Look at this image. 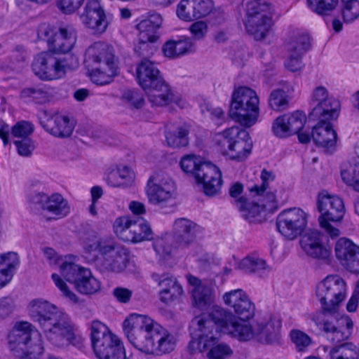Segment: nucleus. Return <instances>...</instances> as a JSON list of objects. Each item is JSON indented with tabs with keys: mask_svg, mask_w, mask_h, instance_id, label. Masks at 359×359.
<instances>
[{
	"mask_svg": "<svg viewBox=\"0 0 359 359\" xmlns=\"http://www.w3.org/2000/svg\"><path fill=\"white\" fill-rule=\"evenodd\" d=\"M45 259L50 265H57L58 271L51 275V279L62 297L73 304L80 302L79 296L71 290L68 283L75 290L84 295L93 294L100 290V283L91 273L90 269L75 263V256H60L54 249H43Z\"/></svg>",
	"mask_w": 359,
	"mask_h": 359,
	"instance_id": "nucleus-1",
	"label": "nucleus"
},
{
	"mask_svg": "<svg viewBox=\"0 0 359 359\" xmlns=\"http://www.w3.org/2000/svg\"><path fill=\"white\" fill-rule=\"evenodd\" d=\"M123 327L133 346L146 354L159 356L175 349V336L148 316L133 313Z\"/></svg>",
	"mask_w": 359,
	"mask_h": 359,
	"instance_id": "nucleus-2",
	"label": "nucleus"
},
{
	"mask_svg": "<svg viewBox=\"0 0 359 359\" xmlns=\"http://www.w3.org/2000/svg\"><path fill=\"white\" fill-rule=\"evenodd\" d=\"M27 311L31 318L43 327L46 338L54 348L74 344L76 336L71 320L55 305L46 300L34 299L28 304Z\"/></svg>",
	"mask_w": 359,
	"mask_h": 359,
	"instance_id": "nucleus-3",
	"label": "nucleus"
},
{
	"mask_svg": "<svg viewBox=\"0 0 359 359\" xmlns=\"http://www.w3.org/2000/svg\"><path fill=\"white\" fill-rule=\"evenodd\" d=\"M8 341L9 348L17 359H39L44 353L41 335L27 321L15 323Z\"/></svg>",
	"mask_w": 359,
	"mask_h": 359,
	"instance_id": "nucleus-4",
	"label": "nucleus"
},
{
	"mask_svg": "<svg viewBox=\"0 0 359 359\" xmlns=\"http://www.w3.org/2000/svg\"><path fill=\"white\" fill-rule=\"evenodd\" d=\"M190 332L192 339L189 342V350L191 354L208 351L207 356L209 359H224L233 353L229 345L218 343L217 337L213 333L212 322L194 318Z\"/></svg>",
	"mask_w": 359,
	"mask_h": 359,
	"instance_id": "nucleus-5",
	"label": "nucleus"
},
{
	"mask_svg": "<svg viewBox=\"0 0 359 359\" xmlns=\"http://www.w3.org/2000/svg\"><path fill=\"white\" fill-rule=\"evenodd\" d=\"M182 170L193 175L198 184H201L203 192L208 196L217 194L222 184V173L219 168L211 163L194 154L184 156L180 161Z\"/></svg>",
	"mask_w": 359,
	"mask_h": 359,
	"instance_id": "nucleus-6",
	"label": "nucleus"
},
{
	"mask_svg": "<svg viewBox=\"0 0 359 359\" xmlns=\"http://www.w3.org/2000/svg\"><path fill=\"white\" fill-rule=\"evenodd\" d=\"M229 115L244 128L255 125L259 116V99L257 93L246 86L236 88L231 95Z\"/></svg>",
	"mask_w": 359,
	"mask_h": 359,
	"instance_id": "nucleus-7",
	"label": "nucleus"
},
{
	"mask_svg": "<svg viewBox=\"0 0 359 359\" xmlns=\"http://www.w3.org/2000/svg\"><path fill=\"white\" fill-rule=\"evenodd\" d=\"M37 37L45 41L50 52L66 54L74 48L77 41L76 28L70 24L57 25L43 22L36 29Z\"/></svg>",
	"mask_w": 359,
	"mask_h": 359,
	"instance_id": "nucleus-8",
	"label": "nucleus"
},
{
	"mask_svg": "<svg viewBox=\"0 0 359 359\" xmlns=\"http://www.w3.org/2000/svg\"><path fill=\"white\" fill-rule=\"evenodd\" d=\"M215 142L224 155L238 161L245 160L252 148L249 133L239 126L229 128L217 134Z\"/></svg>",
	"mask_w": 359,
	"mask_h": 359,
	"instance_id": "nucleus-9",
	"label": "nucleus"
},
{
	"mask_svg": "<svg viewBox=\"0 0 359 359\" xmlns=\"http://www.w3.org/2000/svg\"><path fill=\"white\" fill-rule=\"evenodd\" d=\"M78 66L79 61L75 56L57 57L55 53L45 51L36 56L32 69L39 79L53 81L62 79L68 71L74 70Z\"/></svg>",
	"mask_w": 359,
	"mask_h": 359,
	"instance_id": "nucleus-10",
	"label": "nucleus"
},
{
	"mask_svg": "<svg viewBox=\"0 0 359 359\" xmlns=\"http://www.w3.org/2000/svg\"><path fill=\"white\" fill-rule=\"evenodd\" d=\"M317 204L320 212L318 218L320 227L331 237H338L340 231L330 222L337 223L343 219L346 212L344 201L337 196L323 191L318 194Z\"/></svg>",
	"mask_w": 359,
	"mask_h": 359,
	"instance_id": "nucleus-11",
	"label": "nucleus"
},
{
	"mask_svg": "<svg viewBox=\"0 0 359 359\" xmlns=\"http://www.w3.org/2000/svg\"><path fill=\"white\" fill-rule=\"evenodd\" d=\"M272 25L269 4L262 0H250L247 3L245 28L256 40L264 39Z\"/></svg>",
	"mask_w": 359,
	"mask_h": 359,
	"instance_id": "nucleus-12",
	"label": "nucleus"
},
{
	"mask_svg": "<svg viewBox=\"0 0 359 359\" xmlns=\"http://www.w3.org/2000/svg\"><path fill=\"white\" fill-rule=\"evenodd\" d=\"M346 285L338 275L327 276L316 287V296L323 310L332 311L344 299Z\"/></svg>",
	"mask_w": 359,
	"mask_h": 359,
	"instance_id": "nucleus-13",
	"label": "nucleus"
},
{
	"mask_svg": "<svg viewBox=\"0 0 359 359\" xmlns=\"http://www.w3.org/2000/svg\"><path fill=\"white\" fill-rule=\"evenodd\" d=\"M175 193L173 180L164 172H154L148 180L146 194L150 203L164 208L172 201Z\"/></svg>",
	"mask_w": 359,
	"mask_h": 359,
	"instance_id": "nucleus-14",
	"label": "nucleus"
},
{
	"mask_svg": "<svg viewBox=\"0 0 359 359\" xmlns=\"http://www.w3.org/2000/svg\"><path fill=\"white\" fill-rule=\"evenodd\" d=\"M262 184H255L250 188V195L256 198L259 205L269 213L276 211L287 199L286 196H276L271 191L269 184L275 180V175L271 171L264 169L261 173Z\"/></svg>",
	"mask_w": 359,
	"mask_h": 359,
	"instance_id": "nucleus-15",
	"label": "nucleus"
},
{
	"mask_svg": "<svg viewBox=\"0 0 359 359\" xmlns=\"http://www.w3.org/2000/svg\"><path fill=\"white\" fill-rule=\"evenodd\" d=\"M278 231L287 239L293 240L305 230L307 215L299 208H291L281 212L277 219Z\"/></svg>",
	"mask_w": 359,
	"mask_h": 359,
	"instance_id": "nucleus-16",
	"label": "nucleus"
},
{
	"mask_svg": "<svg viewBox=\"0 0 359 359\" xmlns=\"http://www.w3.org/2000/svg\"><path fill=\"white\" fill-rule=\"evenodd\" d=\"M222 299L240 320H249L254 317L255 305L243 290L236 289L226 292L223 294Z\"/></svg>",
	"mask_w": 359,
	"mask_h": 359,
	"instance_id": "nucleus-17",
	"label": "nucleus"
},
{
	"mask_svg": "<svg viewBox=\"0 0 359 359\" xmlns=\"http://www.w3.org/2000/svg\"><path fill=\"white\" fill-rule=\"evenodd\" d=\"M33 202L40 205L43 214L47 215L48 219H57L66 217L70 208L67 201L60 194L55 193L47 195L38 193L33 197Z\"/></svg>",
	"mask_w": 359,
	"mask_h": 359,
	"instance_id": "nucleus-18",
	"label": "nucleus"
},
{
	"mask_svg": "<svg viewBox=\"0 0 359 359\" xmlns=\"http://www.w3.org/2000/svg\"><path fill=\"white\" fill-rule=\"evenodd\" d=\"M81 20L85 27L93 34H101L107 29L106 15L98 0H88Z\"/></svg>",
	"mask_w": 359,
	"mask_h": 359,
	"instance_id": "nucleus-19",
	"label": "nucleus"
},
{
	"mask_svg": "<svg viewBox=\"0 0 359 359\" xmlns=\"http://www.w3.org/2000/svg\"><path fill=\"white\" fill-rule=\"evenodd\" d=\"M337 259L350 272L359 273V245L346 238L338 239L334 245Z\"/></svg>",
	"mask_w": 359,
	"mask_h": 359,
	"instance_id": "nucleus-20",
	"label": "nucleus"
},
{
	"mask_svg": "<svg viewBox=\"0 0 359 359\" xmlns=\"http://www.w3.org/2000/svg\"><path fill=\"white\" fill-rule=\"evenodd\" d=\"M147 92L148 100L152 106L165 107L173 103L183 109L187 104L181 96L172 93L170 86L165 80L147 89Z\"/></svg>",
	"mask_w": 359,
	"mask_h": 359,
	"instance_id": "nucleus-21",
	"label": "nucleus"
},
{
	"mask_svg": "<svg viewBox=\"0 0 359 359\" xmlns=\"http://www.w3.org/2000/svg\"><path fill=\"white\" fill-rule=\"evenodd\" d=\"M306 121L305 114L299 111L280 116L273 123V132L278 137H287L303 129Z\"/></svg>",
	"mask_w": 359,
	"mask_h": 359,
	"instance_id": "nucleus-22",
	"label": "nucleus"
},
{
	"mask_svg": "<svg viewBox=\"0 0 359 359\" xmlns=\"http://www.w3.org/2000/svg\"><path fill=\"white\" fill-rule=\"evenodd\" d=\"M42 127L50 135L56 137H69L75 127V124L69 117L61 113H55L46 116L41 121Z\"/></svg>",
	"mask_w": 359,
	"mask_h": 359,
	"instance_id": "nucleus-23",
	"label": "nucleus"
},
{
	"mask_svg": "<svg viewBox=\"0 0 359 359\" xmlns=\"http://www.w3.org/2000/svg\"><path fill=\"white\" fill-rule=\"evenodd\" d=\"M154 280L162 289L160 290L159 300L164 304L168 305L178 299L183 294V289L177 278L170 274L154 275Z\"/></svg>",
	"mask_w": 359,
	"mask_h": 359,
	"instance_id": "nucleus-24",
	"label": "nucleus"
},
{
	"mask_svg": "<svg viewBox=\"0 0 359 359\" xmlns=\"http://www.w3.org/2000/svg\"><path fill=\"white\" fill-rule=\"evenodd\" d=\"M201 231V227L194 222L187 218H179L173 224L172 236L175 243L180 247H187L191 245Z\"/></svg>",
	"mask_w": 359,
	"mask_h": 359,
	"instance_id": "nucleus-25",
	"label": "nucleus"
},
{
	"mask_svg": "<svg viewBox=\"0 0 359 359\" xmlns=\"http://www.w3.org/2000/svg\"><path fill=\"white\" fill-rule=\"evenodd\" d=\"M281 323L276 318L268 320H261L255 322V340L266 344H273L280 341Z\"/></svg>",
	"mask_w": 359,
	"mask_h": 359,
	"instance_id": "nucleus-26",
	"label": "nucleus"
},
{
	"mask_svg": "<svg viewBox=\"0 0 359 359\" xmlns=\"http://www.w3.org/2000/svg\"><path fill=\"white\" fill-rule=\"evenodd\" d=\"M136 74L139 85L145 91L164 80L155 63L147 58L138 64Z\"/></svg>",
	"mask_w": 359,
	"mask_h": 359,
	"instance_id": "nucleus-27",
	"label": "nucleus"
},
{
	"mask_svg": "<svg viewBox=\"0 0 359 359\" xmlns=\"http://www.w3.org/2000/svg\"><path fill=\"white\" fill-rule=\"evenodd\" d=\"M312 137L315 143L327 151H333L335 148L337 135L330 123L320 121L313 127Z\"/></svg>",
	"mask_w": 359,
	"mask_h": 359,
	"instance_id": "nucleus-28",
	"label": "nucleus"
},
{
	"mask_svg": "<svg viewBox=\"0 0 359 359\" xmlns=\"http://www.w3.org/2000/svg\"><path fill=\"white\" fill-rule=\"evenodd\" d=\"M85 63L88 67L96 65H112L110 46L98 42L89 47L86 53Z\"/></svg>",
	"mask_w": 359,
	"mask_h": 359,
	"instance_id": "nucleus-29",
	"label": "nucleus"
},
{
	"mask_svg": "<svg viewBox=\"0 0 359 359\" xmlns=\"http://www.w3.org/2000/svg\"><path fill=\"white\" fill-rule=\"evenodd\" d=\"M20 263V257L15 252L0 254V289L11 282Z\"/></svg>",
	"mask_w": 359,
	"mask_h": 359,
	"instance_id": "nucleus-30",
	"label": "nucleus"
},
{
	"mask_svg": "<svg viewBox=\"0 0 359 359\" xmlns=\"http://www.w3.org/2000/svg\"><path fill=\"white\" fill-rule=\"evenodd\" d=\"M248 320H240L235 316L231 324L226 327V332L240 341L255 339V322L247 323Z\"/></svg>",
	"mask_w": 359,
	"mask_h": 359,
	"instance_id": "nucleus-31",
	"label": "nucleus"
},
{
	"mask_svg": "<svg viewBox=\"0 0 359 359\" xmlns=\"http://www.w3.org/2000/svg\"><path fill=\"white\" fill-rule=\"evenodd\" d=\"M236 202L243 217L249 222L257 223L264 220L265 215L267 213L259 205L257 201L256 202H248L245 198L241 196L236 200Z\"/></svg>",
	"mask_w": 359,
	"mask_h": 359,
	"instance_id": "nucleus-32",
	"label": "nucleus"
},
{
	"mask_svg": "<svg viewBox=\"0 0 359 359\" xmlns=\"http://www.w3.org/2000/svg\"><path fill=\"white\" fill-rule=\"evenodd\" d=\"M194 50L195 44L189 37H183L179 40L168 41L163 47L164 55L170 58L177 57Z\"/></svg>",
	"mask_w": 359,
	"mask_h": 359,
	"instance_id": "nucleus-33",
	"label": "nucleus"
},
{
	"mask_svg": "<svg viewBox=\"0 0 359 359\" xmlns=\"http://www.w3.org/2000/svg\"><path fill=\"white\" fill-rule=\"evenodd\" d=\"M235 316L227 311L225 309L213 306L208 316H201L195 318H203L207 321L212 323L213 332L217 331L216 326L219 327L223 332H226V327L233 320Z\"/></svg>",
	"mask_w": 359,
	"mask_h": 359,
	"instance_id": "nucleus-34",
	"label": "nucleus"
},
{
	"mask_svg": "<svg viewBox=\"0 0 359 359\" xmlns=\"http://www.w3.org/2000/svg\"><path fill=\"white\" fill-rule=\"evenodd\" d=\"M189 127L182 124L176 128L168 127L165 131V141L170 147L180 148L189 144Z\"/></svg>",
	"mask_w": 359,
	"mask_h": 359,
	"instance_id": "nucleus-35",
	"label": "nucleus"
},
{
	"mask_svg": "<svg viewBox=\"0 0 359 359\" xmlns=\"http://www.w3.org/2000/svg\"><path fill=\"white\" fill-rule=\"evenodd\" d=\"M340 109L339 102L334 99L318 104L313 109L311 115L318 117L320 121L327 122L338 117Z\"/></svg>",
	"mask_w": 359,
	"mask_h": 359,
	"instance_id": "nucleus-36",
	"label": "nucleus"
},
{
	"mask_svg": "<svg viewBox=\"0 0 359 359\" xmlns=\"http://www.w3.org/2000/svg\"><path fill=\"white\" fill-rule=\"evenodd\" d=\"M34 130L33 125L28 121L18 122L11 130L8 125H3L0 128V138L3 140L4 144L8 142L10 135L14 137H26Z\"/></svg>",
	"mask_w": 359,
	"mask_h": 359,
	"instance_id": "nucleus-37",
	"label": "nucleus"
},
{
	"mask_svg": "<svg viewBox=\"0 0 359 359\" xmlns=\"http://www.w3.org/2000/svg\"><path fill=\"white\" fill-rule=\"evenodd\" d=\"M337 328L327 336L333 344H337L348 339L351 335L353 323L348 316H341L338 319Z\"/></svg>",
	"mask_w": 359,
	"mask_h": 359,
	"instance_id": "nucleus-38",
	"label": "nucleus"
},
{
	"mask_svg": "<svg viewBox=\"0 0 359 359\" xmlns=\"http://www.w3.org/2000/svg\"><path fill=\"white\" fill-rule=\"evenodd\" d=\"M152 235V230L148 223L144 221L140 222L134 221L128 236L124 237V241L139 243L151 239Z\"/></svg>",
	"mask_w": 359,
	"mask_h": 359,
	"instance_id": "nucleus-39",
	"label": "nucleus"
},
{
	"mask_svg": "<svg viewBox=\"0 0 359 359\" xmlns=\"http://www.w3.org/2000/svg\"><path fill=\"white\" fill-rule=\"evenodd\" d=\"M309 47V36L304 33H297L290 37L285 45L287 54L302 55Z\"/></svg>",
	"mask_w": 359,
	"mask_h": 359,
	"instance_id": "nucleus-40",
	"label": "nucleus"
},
{
	"mask_svg": "<svg viewBox=\"0 0 359 359\" xmlns=\"http://www.w3.org/2000/svg\"><path fill=\"white\" fill-rule=\"evenodd\" d=\"M192 297L196 306L206 309L215 300L212 290L206 285H198L192 290Z\"/></svg>",
	"mask_w": 359,
	"mask_h": 359,
	"instance_id": "nucleus-41",
	"label": "nucleus"
},
{
	"mask_svg": "<svg viewBox=\"0 0 359 359\" xmlns=\"http://www.w3.org/2000/svg\"><path fill=\"white\" fill-rule=\"evenodd\" d=\"M312 320L323 331L330 334L337 328L338 319L331 311H323L313 314Z\"/></svg>",
	"mask_w": 359,
	"mask_h": 359,
	"instance_id": "nucleus-42",
	"label": "nucleus"
},
{
	"mask_svg": "<svg viewBox=\"0 0 359 359\" xmlns=\"http://www.w3.org/2000/svg\"><path fill=\"white\" fill-rule=\"evenodd\" d=\"M153 246L156 254L163 259L170 257L173 250L179 247L174 238L168 234L156 238Z\"/></svg>",
	"mask_w": 359,
	"mask_h": 359,
	"instance_id": "nucleus-43",
	"label": "nucleus"
},
{
	"mask_svg": "<svg viewBox=\"0 0 359 359\" xmlns=\"http://www.w3.org/2000/svg\"><path fill=\"white\" fill-rule=\"evenodd\" d=\"M330 355L331 359H359V349L352 343H344L333 347Z\"/></svg>",
	"mask_w": 359,
	"mask_h": 359,
	"instance_id": "nucleus-44",
	"label": "nucleus"
},
{
	"mask_svg": "<svg viewBox=\"0 0 359 359\" xmlns=\"http://www.w3.org/2000/svg\"><path fill=\"white\" fill-rule=\"evenodd\" d=\"M90 337L92 345L107 341H112V334L109 328L100 321L92 323Z\"/></svg>",
	"mask_w": 359,
	"mask_h": 359,
	"instance_id": "nucleus-45",
	"label": "nucleus"
},
{
	"mask_svg": "<svg viewBox=\"0 0 359 359\" xmlns=\"http://www.w3.org/2000/svg\"><path fill=\"white\" fill-rule=\"evenodd\" d=\"M90 80L96 85L104 86L111 83L112 65H97L89 72Z\"/></svg>",
	"mask_w": 359,
	"mask_h": 359,
	"instance_id": "nucleus-46",
	"label": "nucleus"
},
{
	"mask_svg": "<svg viewBox=\"0 0 359 359\" xmlns=\"http://www.w3.org/2000/svg\"><path fill=\"white\" fill-rule=\"evenodd\" d=\"M266 263L258 257L251 255L243 258L238 264V268L245 273H259L266 269Z\"/></svg>",
	"mask_w": 359,
	"mask_h": 359,
	"instance_id": "nucleus-47",
	"label": "nucleus"
},
{
	"mask_svg": "<svg viewBox=\"0 0 359 359\" xmlns=\"http://www.w3.org/2000/svg\"><path fill=\"white\" fill-rule=\"evenodd\" d=\"M307 4L312 11L324 15L336 8L338 0H307Z\"/></svg>",
	"mask_w": 359,
	"mask_h": 359,
	"instance_id": "nucleus-48",
	"label": "nucleus"
},
{
	"mask_svg": "<svg viewBox=\"0 0 359 359\" xmlns=\"http://www.w3.org/2000/svg\"><path fill=\"white\" fill-rule=\"evenodd\" d=\"M344 21L351 22L359 17V0H341Z\"/></svg>",
	"mask_w": 359,
	"mask_h": 359,
	"instance_id": "nucleus-49",
	"label": "nucleus"
},
{
	"mask_svg": "<svg viewBox=\"0 0 359 359\" xmlns=\"http://www.w3.org/2000/svg\"><path fill=\"white\" fill-rule=\"evenodd\" d=\"M320 243V234L318 231L308 232L300 240L302 248L309 256L315 254L313 250Z\"/></svg>",
	"mask_w": 359,
	"mask_h": 359,
	"instance_id": "nucleus-50",
	"label": "nucleus"
},
{
	"mask_svg": "<svg viewBox=\"0 0 359 359\" xmlns=\"http://www.w3.org/2000/svg\"><path fill=\"white\" fill-rule=\"evenodd\" d=\"M135 180V174L133 171L127 165H119L116 168V175L114 176V186H126Z\"/></svg>",
	"mask_w": 359,
	"mask_h": 359,
	"instance_id": "nucleus-51",
	"label": "nucleus"
},
{
	"mask_svg": "<svg viewBox=\"0 0 359 359\" xmlns=\"http://www.w3.org/2000/svg\"><path fill=\"white\" fill-rule=\"evenodd\" d=\"M133 222L128 216L118 217L114 224V231L118 237L124 241V237L129 235Z\"/></svg>",
	"mask_w": 359,
	"mask_h": 359,
	"instance_id": "nucleus-52",
	"label": "nucleus"
},
{
	"mask_svg": "<svg viewBox=\"0 0 359 359\" xmlns=\"http://www.w3.org/2000/svg\"><path fill=\"white\" fill-rule=\"evenodd\" d=\"M341 175L347 185L359 191V163H355L350 170H342Z\"/></svg>",
	"mask_w": 359,
	"mask_h": 359,
	"instance_id": "nucleus-53",
	"label": "nucleus"
},
{
	"mask_svg": "<svg viewBox=\"0 0 359 359\" xmlns=\"http://www.w3.org/2000/svg\"><path fill=\"white\" fill-rule=\"evenodd\" d=\"M269 102L271 108L276 111L285 109L288 104L285 93L280 89L274 90L271 92Z\"/></svg>",
	"mask_w": 359,
	"mask_h": 359,
	"instance_id": "nucleus-54",
	"label": "nucleus"
},
{
	"mask_svg": "<svg viewBox=\"0 0 359 359\" xmlns=\"http://www.w3.org/2000/svg\"><path fill=\"white\" fill-rule=\"evenodd\" d=\"M130 253L123 247H117L114 256V271L121 272L124 270L129 262Z\"/></svg>",
	"mask_w": 359,
	"mask_h": 359,
	"instance_id": "nucleus-55",
	"label": "nucleus"
},
{
	"mask_svg": "<svg viewBox=\"0 0 359 359\" xmlns=\"http://www.w3.org/2000/svg\"><path fill=\"white\" fill-rule=\"evenodd\" d=\"M194 0H182L177 7V15L182 20L191 21L195 18Z\"/></svg>",
	"mask_w": 359,
	"mask_h": 359,
	"instance_id": "nucleus-56",
	"label": "nucleus"
},
{
	"mask_svg": "<svg viewBox=\"0 0 359 359\" xmlns=\"http://www.w3.org/2000/svg\"><path fill=\"white\" fill-rule=\"evenodd\" d=\"M191 40H203L208 32V25L205 21L198 20L193 22L189 27Z\"/></svg>",
	"mask_w": 359,
	"mask_h": 359,
	"instance_id": "nucleus-57",
	"label": "nucleus"
},
{
	"mask_svg": "<svg viewBox=\"0 0 359 359\" xmlns=\"http://www.w3.org/2000/svg\"><path fill=\"white\" fill-rule=\"evenodd\" d=\"M290 335L298 351H304L311 344V337L300 330H292Z\"/></svg>",
	"mask_w": 359,
	"mask_h": 359,
	"instance_id": "nucleus-58",
	"label": "nucleus"
},
{
	"mask_svg": "<svg viewBox=\"0 0 359 359\" xmlns=\"http://www.w3.org/2000/svg\"><path fill=\"white\" fill-rule=\"evenodd\" d=\"M195 18H201L209 15L213 8L212 0H194Z\"/></svg>",
	"mask_w": 359,
	"mask_h": 359,
	"instance_id": "nucleus-59",
	"label": "nucleus"
},
{
	"mask_svg": "<svg viewBox=\"0 0 359 359\" xmlns=\"http://www.w3.org/2000/svg\"><path fill=\"white\" fill-rule=\"evenodd\" d=\"M84 0H56L58 9L65 14H72L78 11Z\"/></svg>",
	"mask_w": 359,
	"mask_h": 359,
	"instance_id": "nucleus-60",
	"label": "nucleus"
},
{
	"mask_svg": "<svg viewBox=\"0 0 359 359\" xmlns=\"http://www.w3.org/2000/svg\"><path fill=\"white\" fill-rule=\"evenodd\" d=\"M122 97L137 109L141 108L144 104V95L137 90H127L123 93Z\"/></svg>",
	"mask_w": 359,
	"mask_h": 359,
	"instance_id": "nucleus-61",
	"label": "nucleus"
},
{
	"mask_svg": "<svg viewBox=\"0 0 359 359\" xmlns=\"http://www.w3.org/2000/svg\"><path fill=\"white\" fill-rule=\"evenodd\" d=\"M92 346L98 359H110L112 354V341H107Z\"/></svg>",
	"mask_w": 359,
	"mask_h": 359,
	"instance_id": "nucleus-62",
	"label": "nucleus"
},
{
	"mask_svg": "<svg viewBox=\"0 0 359 359\" xmlns=\"http://www.w3.org/2000/svg\"><path fill=\"white\" fill-rule=\"evenodd\" d=\"M302 57V55L287 54V59L285 62V67L292 72L302 71L304 67Z\"/></svg>",
	"mask_w": 359,
	"mask_h": 359,
	"instance_id": "nucleus-63",
	"label": "nucleus"
},
{
	"mask_svg": "<svg viewBox=\"0 0 359 359\" xmlns=\"http://www.w3.org/2000/svg\"><path fill=\"white\" fill-rule=\"evenodd\" d=\"M156 47L152 43L140 41L139 43L135 47V52L139 57H142L143 59L149 57L152 55L156 51Z\"/></svg>",
	"mask_w": 359,
	"mask_h": 359,
	"instance_id": "nucleus-64",
	"label": "nucleus"
}]
</instances>
